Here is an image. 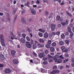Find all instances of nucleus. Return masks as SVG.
I'll list each match as a JSON object with an SVG mask.
<instances>
[{
  "label": "nucleus",
  "instance_id": "1",
  "mask_svg": "<svg viewBox=\"0 0 74 74\" xmlns=\"http://www.w3.org/2000/svg\"><path fill=\"white\" fill-rule=\"evenodd\" d=\"M0 38L1 39V44L2 47H5V40H4V37L3 36V34H1L0 37Z\"/></svg>",
  "mask_w": 74,
  "mask_h": 74
},
{
  "label": "nucleus",
  "instance_id": "2",
  "mask_svg": "<svg viewBox=\"0 0 74 74\" xmlns=\"http://www.w3.org/2000/svg\"><path fill=\"white\" fill-rule=\"evenodd\" d=\"M35 42L36 44L37 43V45L39 48H44V47L45 45L44 44H41V43L38 42L37 41H35Z\"/></svg>",
  "mask_w": 74,
  "mask_h": 74
},
{
  "label": "nucleus",
  "instance_id": "3",
  "mask_svg": "<svg viewBox=\"0 0 74 74\" xmlns=\"http://www.w3.org/2000/svg\"><path fill=\"white\" fill-rule=\"evenodd\" d=\"M25 46L28 48H32V45L30 44V42H25Z\"/></svg>",
  "mask_w": 74,
  "mask_h": 74
},
{
  "label": "nucleus",
  "instance_id": "4",
  "mask_svg": "<svg viewBox=\"0 0 74 74\" xmlns=\"http://www.w3.org/2000/svg\"><path fill=\"white\" fill-rule=\"evenodd\" d=\"M54 60L56 62H57V63H61L62 62V59L60 58L58 59L54 58Z\"/></svg>",
  "mask_w": 74,
  "mask_h": 74
},
{
  "label": "nucleus",
  "instance_id": "5",
  "mask_svg": "<svg viewBox=\"0 0 74 74\" xmlns=\"http://www.w3.org/2000/svg\"><path fill=\"white\" fill-rule=\"evenodd\" d=\"M56 27V25L53 24L50 26V28L51 29V31L53 32L55 31V27Z\"/></svg>",
  "mask_w": 74,
  "mask_h": 74
},
{
  "label": "nucleus",
  "instance_id": "6",
  "mask_svg": "<svg viewBox=\"0 0 74 74\" xmlns=\"http://www.w3.org/2000/svg\"><path fill=\"white\" fill-rule=\"evenodd\" d=\"M43 36L45 38H47L49 37V34L47 32H45L43 35Z\"/></svg>",
  "mask_w": 74,
  "mask_h": 74
},
{
  "label": "nucleus",
  "instance_id": "7",
  "mask_svg": "<svg viewBox=\"0 0 74 74\" xmlns=\"http://www.w3.org/2000/svg\"><path fill=\"white\" fill-rule=\"evenodd\" d=\"M45 55V54L44 52H42V53H40L39 55V56L40 58H44Z\"/></svg>",
  "mask_w": 74,
  "mask_h": 74
},
{
  "label": "nucleus",
  "instance_id": "8",
  "mask_svg": "<svg viewBox=\"0 0 74 74\" xmlns=\"http://www.w3.org/2000/svg\"><path fill=\"white\" fill-rule=\"evenodd\" d=\"M30 10L31 11V13L33 14V15H36V12L34 10H33V8H31L30 9Z\"/></svg>",
  "mask_w": 74,
  "mask_h": 74
},
{
  "label": "nucleus",
  "instance_id": "9",
  "mask_svg": "<svg viewBox=\"0 0 74 74\" xmlns=\"http://www.w3.org/2000/svg\"><path fill=\"white\" fill-rule=\"evenodd\" d=\"M16 51L15 50H12L11 51V53L12 55L13 56H15V53H16Z\"/></svg>",
  "mask_w": 74,
  "mask_h": 74
},
{
  "label": "nucleus",
  "instance_id": "10",
  "mask_svg": "<svg viewBox=\"0 0 74 74\" xmlns=\"http://www.w3.org/2000/svg\"><path fill=\"white\" fill-rule=\"evenodd\" d=\"M5 73H11V70L9 69H6L5 70Z\"/></svg>",
  "mask_w": 74,
  "mask_h": 74
},
{
  "label": "nucleus",
  "instance_id": "11",
  "mask_svg": "<svg viewBox=\"0 0 74 74\" xmlns=\"http://www.w3.org/2000/svg\"><path fill=\"white\" fill-rule=\"evenodd\" d=\"M13 63L14 64H16L18 63H19V62L16 59H14L13 61Z\"/></svg>",
  "mask_w": 74,
  "mask_h": 74
},
{
  "label": "nucleus",
  "instance_id": "12",
  "mask_svg": "<svg viewBox=\"0 0 74 74\" xmlns=\"http://www.w3.org/2000/svg\"><path fill=\"white\" fill-rule=\"evenodd\" d=\"M32 48L33 49H36L37 48V45L36 43H34L33 44Z\"/></svg>",
  "mask_w": 74,
  "mask_h": 74
},
{
  "label": "nucleus",
  "instance_id": "13",
  "mask_svg": "<svg viewBox=\"0 0 74 74\" xmlns=\"http://www.w3.org/2000/svg\"><path fill=\"white\" fill-rule=\"evenodd\" d=\"M50 58L49 57L47 58V59L49 60V63L52 62L53 61V59L52 58Z\"/></svg>",
  "mask_w": 74,
  "mask_h": 74
},
{
  "label": "nucleus",
  "instance_id": "14",
  "mask_svg": "<svg viewBox=\"0 0 74 74\" xmlns=\"http://www.w3.org/2000/svg\"><path fill=\"white\" fill-rule=\"evenodd\" d=\"M20 41H21L22 43H25V39H24V38H21Z\"/></svg>",
  "mask_w": 74,
  "mask_h": 74
},
{
  "label": "nucleus",
  "instance_id": "15",
  "mask_svg": "<svg viewBox=\"0 0 74 74\" xmlns=\"http://www.w3.org/2000/svg\"><path fill=\"white\" fill-rule=\"evenodd\" d=\"M22 22V23L24 24V23H25L26 22V20H25V19L24 18H22L21 19Z\"/></svg>",
  "mask_w": 74,
  "mask_h": 74
},
{
  "label": "nucleus",
  "instance_id": "16",
  "mask_svg": "<svg viewBox=\"0 0 74 74\" xmlns=\"http://www.w3.org/2000/svg\"><path fill=\"white\" fill-rule=\"evenodd\" d=\"M1 58L2 60H4V59H5V57H4V55L3 54H2L1 55Z\"/></svg>",
  "mask_w": 74,
  "mask_h": 74
},
{
  "label": "nucleus",
  "instance_id": "17",
  "mask_svg": "<svg viewBox=\"0 0 74 74\" xmlns=\"http://www.w3.org/2000/svg\"><path fill=\"white\" fill-rule=\"evenodd\" d=\"M38 35L40 37H42L43 36V34L41 32H39Z\"/></svg>",
  "mask_w": 74,
  "mask_h": 74
},
{
  "label": "nucleus",
  "instance_id": "18",
  "mask_svg": "<svg viewBox=\"0 0 74 74\" xmlns=\"http://www.w3.org/2000/svg\"><path fill=\"white\" fill-rule=\"evenodd\" d=\"M50 50L51 52H54L55 51V49L53 47H51Z\"/></svg>",
  "mask_w": 74,
  "mask_h": 74
},
{
  "label": "nucleus",
  "instance_id": "19",
  "mask_svg": "<svg viewBox=\"0 0 74 74\" xmlns=\"http://www.w3.org/2000/svg\"><path fill=\"white\" fill-rule=\"evenodd\" d=\"M66 25H67L69 24V20L68 19H66L65 20V23Z\"/></svg>",
  "mask_w": 74,
  "mask_h": 74
},
{
  "label": "nucleus",
  "instance_id": "20",
  "mask_svg": "<svg viewBox=\"0 0 74 74\" xmlns=\"http://www.w3.org/2000/svg\"><path fill=\"white\" fill-rule=\"evenodd\" d=\"M39 40L40 42H42V43H44V40L40 38L39 39Z\"/></svg>",
  "mask_w": 74,
  "mask_h": 74
},
{
  "label": "nucleus",
  "instance_id": "21",
  "mask_svg": "<svg viewBox=\"0 0 74 74\" xmlns=\"http://www.w3.org/2000/svg\"><path fill=\"white\" fill-rule=\"evenodd\" d=\"M61 24L63 27H65V26H66L65 22H62L61 23Z\"/></svg>",
  "mask_w": 74,
  "mask_h": 74
},
{
  "label": "nucleus",
  "instance_id": "22",
  "mask_svg": "<svg viewBox=\"0 0 74 74\" xmlns=\"http://www.w3.org/2000/svg\"><path fill=\"white\" fill-rule=\"evenodd\" d=\"M39 31L40 32H42V33H45V30L41 29H39Z\"/></svg>",
  "mask_w": 74,
  "mask_h": 74
},
{
  "label": "nucleus",
  "instance_id": "23",
  "mask_svg": "<svg viewBox=\"0 0 74 74\" xmlns=\"http://www.w3.org/2000/svg\"><path fill=\"white\" fill-rule=\"evenodd\" d=\"M56 20L58 21L60 19V16H57L56 18Z\"/></svg>",
  "mask_w": 74,
  "mask_h": 74
},
{
  "label": "nucleus",
  "instance_id": "24",
  "mask_svg": "<svg viewBox=\"0 0 74 74\" xmlns=\"http://www.w3.org/2000/svg\"><path fill=\"white\" fill-rule=\"evenodd\" d=\"M30 4V2H27V3H25L26 6H27L28 7H30V6L29 5Z\"/></svg>",
  "mask_w": 74,
  "mask_h": 74
},
{
  "label": "nucleus",
  "instance_id": "25",
  "mask_svg": "<svg viewBox=\"0 0 74 74\" xmlns=\"http://www.w3.org/2000/svg\"><path fill=\"white\" fill-rule=\"evenodd\" d=\"M65 43H66V44L69 45L70 43V41L68 40H66L65 41Z\"/></svg>",
  "mask_w": 74,
  "mask_h": 74
},
{
  "label": "nucleus",
  "instance_id": "26",
  "mask_svg": "<svg viewBox=\"0 0 74 74\" xmlns=\"http://www.w3.org/2000/svg\"><path fill=\"white\" fill-rule=\"evenodd\" d=\"M56 45V43L55 42H53L51 44L52 47H55Z\"/></svg>",
  "mask_w": 74,
  "mask_h": 74
},
{
  "label": "nucleus",
  "instance_id": "27",
  "mask_svg": "<svg viewBox=\"0 0 74 74\" xmlns=\"http://www.w3.org/2000/svg\"><path fill=\"white\" fill-rule=\"evenodd\" d=\"M68 31L69 32V33H71V32H71V28H70V27H68Z\"/></svg>",
  "mask_w": 74,
  "mask_h": 74
},
{
  "label": "nucleus",
  "instance_id": "28",
  "mask_svg": "<svg viewBox=\"0 0 74 74\" xmlns=\"http://www.w3.org/2000/svg\"><path fill=\"white\" fill-rule=\"evenodd\" d=\"M26 39L28 41H30V38L28 36H27L26 37Z\"/></svg>",
  "mask_w": 74,
  "mask_h": 74
},
{
  "label": "nucleus",
  "instance_id": "29",
  "mask_svg": "<svg viewBox=\"0 0 74 74\" xmlns=\"http://www.w3.org/2000/svg\"><path fill=\"white\" fill-rule=\"evenodd\" d=\"M57 68L58 67L57 66L55 65L53 67V70H56Z\"/></svg>",
  "mask_w": 74,
  "mask_h": 74
},
{
  "label": "nucleus",
  "instance_id": "30",
  "mask_svg": "<svg viewBox=\"0 0 74 74\" xmlns=\"http://www.w3.org/2000/svg\"><path fill=\"white\" fill-rule=\"evenodd\" d=\"M66 12L68 15L70 16V17H71L72 16V15H71V14H70V13H69V12H67V11H66Z\"/></svg>",
  "mask_w": 74,
  "mask_h": 74
},
{
  "label": "nucleus",
  "instance_id": "31",
  "mask_svg": "<svg viewBox=\"0 0 74 74\" xmlns=\"http://www.w3.org/2000/svg\"><path fill=\"white\" fill-rule=\"evenodd\" d=\"M16 9H14L12 12L13 14V15H15V13H16Z\"/></svg>",
  "mask_w": 74,
  "mask_h": 74
},
{
  "label": "nucleus",
  "instance_id": "32",
  "mask_svg": "<svg viewBox=\"0 0 74 74\" xmlns=\"http://www.w3.org/2000/svg\"><path fill=\"white\" fill-rule=\"evenodd\" d=\"M70 33V37L71 38H73V33L72 32H71Z\"/></svg>",
  "mask_w": 74,
  "mask_h": 74
},
{
  "label": "nucleus",
  "instance_id": "33",
  "mask_svg": "<svg viewBox=\"0 0 74 74\" xmlns=\"http://www.w3.org/2000/svg\"><path fill=\"white\" fill-rule=\"evenodd\" d=\"M61 50L62 51V52L66 49V47L64 46L62 47H61Z\"/></svg>",
  "mask_w": 74,
  "mask_h": 74
},
{
  "label": "nucleus",
  "instance_id": "34",
  "mask_svg": "<svg viewBox=\"0 0 74 74\" xmlns=\"http://www.w3.org/2000/svg\"><path fill=\"white\" fill-rule=\"evenodd\" d=\"M59 44L60 45H63L64 44V43L63 41H60L59 42Z\"/></svg>",
  "mask_w": 74,
  "mask_h": 74
},
{
  "label": "nucleus",
  "instance_id": "35",
  "mask_svg": "<svg viewBox=\"0 0 74 74\" xmlns=\"http://www.w3.org/2000/svg\"><path fill=\"white\" fill-rule=\"evenodd\" d=\"M60 56L58 55H56L55 56H54V58H55V59H57V58H59Z\"/></svg>",
  "mask_w": 74,
  "mask_h": 74
},
{
  "label": "nucleus",
  "instance_id": "36",
  "mask_svg": "<svg viewBox=\"0 0 74 74\" xmlns=\"http://www.w3.org/2000/svg\"><path fill=\"white\" fill-rule=\"evenodd\" d=\"M69 61V59L67 58L66 59H65V60L64 61L63 63H66L67 62Z\"/></svg>",
  "mask_w": 74,
  "mask_h": 74
},
{
  "label": "nucleus",
  "instance_id": "37",
  "mask_svg": "<svg viewBox=\"0 0 74 74\" xmlns=\"http://www.w3.org/2000/svg\"><path fill=\"white\" fill-rule=\"evenodd\" d=\"M22 36L24 38H26V34H22Z\"/></svg>",
  "mask_w": 74,
  "mask_h": 74
},
{
  "label": "nucleus",
  "instance_id": "38",
  "mask_svg": "<svg viewBox=\"0 0 74 74\" xmlns=\"http://www.w3.org/2000/svg\"><path fill=\"white\" fill-rule=\"evenodd\" d=\"M50 73L51 74H55V73H56L55 72V70H54L53 71H50Z\"/></svg>",
  "mask_w": 74,
  "mask_h": 74
},
{
  "label": "nucleus",
  "instance_id": "39",
  "mask_svg": "<svg viewBox=\"0 0 74 74\" xmlns=\"http://www.w3.org/2000/svg\"><path fill=\"white\" fill-rule=\"evenodd\" d=\"M45 15H48L49 13V12H48L47 11H46L45 12Z\"/></svg>",
  "mask_w": 74,
  "mask_h": 74
},
{
  "label": "nucleus",
  "instance_id": "40",
  "mask_svg": "<svg viewBox=\"0 0 74 74\" xmlns=\"http://www.w3.org/2000/svg\"><path fill=\"white\" fill-rule=\"evenodd\" d=\"M64 37H65V36H64V34H63L61 35V38H64Z\"/></svg>",
  "mask_w": 74,
  "mask_h": 74
},
{
  "label": "nucleus",
  "instance_id": "41",
  "mask_svg": "<svg viewBox=\"0 0 74 74\" xmlns=\"http://www.w3.org/2000/svg\"><path fill=\"white\" fill-rule=\"evenodd\" d=\"M30 43L31 44V45H32V44H33V43H34V41L33 39H31Z\"/></svg>",
  "mask_w": 74,
  "mask_h": 74
},
{
  "label": "nucleus",
  "instance_id": "42",
  "mask_svg": "<svg viewBox=\"0 0 74 74\" xmlns=\"http://www.w3.org/2000/svg\"><path fill=\"white\" fill-rule=\"evenodd\" d=\"M10 36H12L13 37H14V35L13 33H12V32H10Z\"/></svg>",
  "mask_w": 74,
  "mask_h": 74
},
{
  "label": "nucleus",
  "instance_id": "43",
  "mask_svg": "<svg viewBox=\"0 0 74 74\" xmlns=\"http://www.w3.org/2000/svg\"><path fill=\"white\" fill-rule=\"evenodd\" d=\"M27 31L29 33H31V32H32V30L29 28H27Z\"/></svg>",
  "mask_w": 74,
  "mask_h": 74
},
{
  "label": "nucleus",
  "instance_id": "44",
  "mask_svg": "<svg viewBox=\"0 0 74 74\" xmlns=\"http://www.w3.org/2000/svg\"><path fill=\"white\" fill-rule=\"evenodd\" d=\"M51 42H51V40H49L48 41L47 44H49V45H51Z\"/></svg>",
  "mask_w": 74,
  "mask_h": 74
},
{
  "label": "nucleus",
  "instance_id": "45",
  "mask_svg": "<svg viewBox=\"0 0 74 74\" xmlns=\"http://www.w3.org/2000/svg\"><path fill=\"white\" fill-rule=\"evenodd\" d=\"M61 26L62 25H61V24H58V28H61Z\"/></svg>",
  "mask_w": 74,
  "mask_h": 74
},
{
  "label": "nucleus",
  "instance_id": "46",
  "mask_svg": "<svg viewBox=\"0 0 74 74\" xmlns=\"http://www.w3.org/2000/svg\"><path fill=\"white\" fill-rule=\"evenodd\" d=\"M43 64H44L45 65L47 64H48V62L47 61H45L43 62Z\"/></svg>",
  "mask_w": 74,
  "mask_h": 74
},
{
  "label": "nucleus",
  "instance_id": "47",
  "mask_svg": "<svg viewBox=\"0 0 74 74\" xmlns=\"http://www.w3.org/2000/svg\"><path fill=\"white\" fill-rule=\"evenodd\" d=\"M46 47L47 48V49L50 48V46L48 45H46Z\"/></svg>",
  "mask_w": 74,
  "mask_h": 74
},
{
  "label": "nucleus",
  "instance_id": "48",
  "mask_svg": "<svg viewBox=\"0 0 74 74\" xmlns=\"http://www.w3.org/2000/svg\"><path fill=\"white\" fill-rule=\"evenodd\" d=\"M65 35L66 36L69 35V32L68 31H66L65 32Z\"/></svg>",
  "mask_w": 74,
  "mask_h": 74
},
{
  "label": "nucleus",
  "instance_id": "49",
  "mask_svg": "<svg viewBox=\"0 0 74 74\" xmlns=\"http://www.w3.org/2000/svg\"><path fill=\"white\" fill-rule=\"evenodd\" d=\"M65 57H69V55L67 54V53H65Z\"/></svg>",
  "mask_w": 74,
  "mask_h": 74
},
{
  "label": "nucleus",
  "instance_id": "50",
  "mask_svg": "<svg viewBox=\"0 0 74 74\" xmlns=\"http://www.w3.org/2000/svg\"><path fill=\"white\" fill-rule=\"evenodd\" d=\"M48 57H49V58H53V56H51L49 54L48 55Z\"/></svg>",
  "mask_w": 74,
  "mask_h": 74
},
{
  "label": "nucleus",
  "instance_id": "51",
  "mask_svg": "<svg viewBox=\"0 0 74 74\" xmlns=\"http://www.w3.org/2000/svg\"><path fill=\"white\" fill-rule=\"evenodd\" d=\"M17 34L18 35L19 37H21V33L19 32H17Z\"/></svg>",
  "mask_w": 74,
  "mask_h": 74
},
{
  "label": "nucleus",
  "instance_id": "52",
  "mask_svg": "<svg viewBox=\"0 0 74 74\" xmlns=\"http://www.w3.org/2000/svg\"><path fill=\"white\" fill-rule=\"evenodd\" d=\"M25 10H22V11H21L22 14H23L24 13H25Z\"/></svg>",
  "mask_w": 74,
  "mask_h": 74
},
{
  "label": "nucleus",
  "instance_id": "53",
  "mask_svg": "<svg viewBox=\"0 0 74 74\" xmlns=\"http://www.w3.org/2000/svg\"><path fill=\"white\" fill-rule=\"evenodd\" d=\"M63 52H67V49H65L64 51H63Z\"/></svg>",
  "mask_w": 74,
  "mask_h": 74
},
{
  "label": "nucleus",
  "instance_id": "54",
  "mask_svg": "<svg viewBox=\"0 0 74 74\" xmlns=\"http://www.w3.org/2000/svg\"><path fill=\"white\" fill-rule=\"evenodd\" d=\"M45 53L46 54H48V51L47 50H45Z\"/></svg>",
  "mask_w": 74,
  "mask_h": 74
},
{
  "label": "nucleus",
  "instance_id": "55",
  "mask_svg": "<svg viewBox=\"0 0 74 74\" xmlns=\"http://www.w3.org/2000/svg\"><path fill=\"white\" fill-rule=\"evenodd\" d=\"M4 67V64H0V67Z\"/></svg>",
  "mask_w": 74,
  "mask_h": 74
},
{
  "label": "nucleus",
  "instance_id": "56",
  "mask_svg": "<svg viewBox=\"0 0 74 74\" xmlns=\"http://www.w3.org/2000/svg\"><path fill=\"white\" fill-rule=\"evenodd\" d=\"M60 58L61 59H64V58L63 57V56L62 55H61L60 56Z\"/></svg>",
  "mask_w": 74,
  "mask_h": 74
},
{
  "label": "nucleus",
  "instance_id": "57",
  "mask_svg": "<svg viewBox=\"0 0 74 74\" xmlns=\"http://www.w3.org/2000/svg\"><path fill=\"white\" fill-rule=\"evenodd\" d=\"M60 32L58 31L56 33V34L57 35H59L60 34Z\"/></svg>",
  "mask_w": 74,
  "mask_h": 74
},
{
  "label": "nucleus",
  "instance_id": "58",
  "mask_svg": "<svg viewBox=\"0 0 74 74\" xmlns=\"http://www.w3.org/2000/svg\"><path fill=\"white\" fill-rule=\"evenodd\" d=\"M55 71L56 72V73H59V71L58 70H55Z\"/></svg>",
  "mask_w": 74,
  "mask_h": 74
},
{
  "label": "nucleus",
  "instance_id": "59",
  "mask_svg": "<svg viewBox=\"0 0 74 74\" xmlns=\"http://www.w3.org/2000/svg\"><path fill=\"white\" fill-rule=\"evenodd\" d=\"M70 27H73V24H71L70 25Z\"/></svg>",
  "mask_w": 74,
  "mask_h": 74
},
{
  "label": "nucleus",
  "instance_id": "60",
  "mask_svg": "<svg viewBox=\"0 0 74 74\" xmlns=\"http://www.w3.org/2000/svg\"><path fill=\"white\" fill-rule=\"evenodd\" d=\"M44 69H41V72H42V73H44Z\"/></svg>",
  "mask_w": 74,
  "mask_h": 74
},
{
  "label": "nucleus",
  "instance_id": "61",
  "mask_svg": "<svg viewBox=\"0 0 74 74\" xmlns=\"http://www.w3.org/2000/svg\"><path fill=\"white\" fill-rule=\"evenodd\" d=\"M47 59H48V57L47 58H44L43 59V60H47Z\"/></svg>",
  "mask_w": 74,
  "mask_h": 74
},
{
  "label": "nucleus",
  "instance_id": "62",
  "mask_svg": "<svg viewBox=\"0 0 74 74\" xmlns=\"http://www.w3.org/2000/svg\"><path fill=\"white\" fill-rule=\"evenodd\" d=\"M71 61L72 62H74V58H72Z\"/></svg>",
  "mask_w": 74,
  "mask_h": 74
},
{
  "label": "nucleus",
  "instance_id": "63",
  "mask_svg": "<svg viewBox=\"0 0 74 74\" xmlns=\"http://www.w3.org/2000/svg\"><path fill=\"white\" fill-rule=\"evenodd\" d=\"M63 66H60V69L61 70H62V69H63Z\"/></svg>",
  "mask_w": 74,
  "mask_h": 74
},
{
  "label": "nucleus",
  "instance_id": "64",
  "mask_svg": "<svg viewBox=\"0 0 74 74\" xmlns=\"http://www.w3.org/2000/svg\"><path fill=\"white\" fill-rule=\"evenodd\" d=\"M7 20L8 21L10 22V17H9V18H7Z\"/></svg>",
  "mask_w": 74,
  "mask_h": 74
}]
</instances>
